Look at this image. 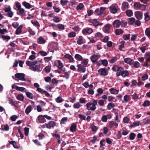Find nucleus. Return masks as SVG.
<instances>
[{
	"label": "nucleus",
	"mask_w": 150,
	"mask_h": 150,
	"mask_svg": "<svg viewBox=\"0 0 150 150\" xmlns=\"http://www.w3.org/2000/svg\"><path fill=\"white\" fill-rule=\"evenodd\" d=\"M41 61L40 60L35 61L32 62L31 61H26V64L29 66V69L34 71H37L38 72H40L42 70V68L41 67V65H37L38 63H40Z\"/></svg>",
	"instance_id": "nucleus-1"
},
{
	"label": "nucleus",
	"mask_w": 150,
	"mask_h": 150,
	"mask_svg": "<svg viewBox=\"0 0 150 150\" xmlns=\"http://www.w3.org/2000/svg\"><path fill=\"white\" fill-rule=\"evenodd\" d=\"M97 103L98 100H93L92 103H88L86 105L87 109L89 110L94 111L96 109V105Z\"/></svg>",
	"instance_id": "nucleus-2"
},
{
	"label": "nucleus",
	"mask_w": 150,
	"mask_h": 150,
	"mask_svg": "<svg viewBox=\"0 0 150 150\" xmlns=\"http://www.w3.org/2000/svg\"><path fill=\"white\" fill-rule=\"evenodd\" d=\"M129 73L128 71L125 70L123 67H122L119 70L116 72V75L117 76H121L123 77H125L126 76H127L129 75Z\"/></svg>",
	"instance_id": "nucleus-3"
},
{
	"label": "nucleus",
	"mask_w": 150,
	"mask_h": 150,
	"mask_svg": "<svg viewBox=\"0 0 150 150\" xmlns=\"http://www.w3.org/2000/svg\"><path fill=\"white\" fill-rule=\"evenodd\" d=\"M34 86L35 87L37 88V90L38 92L42 94H45L46 96L48 97L50 96V94L46 91L44 90L41 88H39L40 86L39 84L36 83H34Z\"/></svg>",
	"instance_id": "nucleus-4"
},
{
	"label": "nucleus",
	"mask_w": 150,
	"mask_h": 150,
	"mask_svg": "<svg viewBox=\"0 0 150 150\" xmlns=\"http://www.w3.org/2000/svg\"><path fill=\"white\" fill-rule=\"evenodd\" d=\"M88 21L93 24L95 27H97L99 25H101L103 24L102 23L100 22L97 19H90L88 20Z\"/></svg>",
	"instance_id": "nucleus-5"
},
{
	"label": "nucleus",
	"mask_w": 150,
	"mask_h": 150,
	"mask_svg": "<svg viewBox=\"0 0 150 150\" xmlns=\"http://www.w3.org/2000/svg\"><path fill=\"white\" fill-rule=\"evenodd\" d=\"M4 10L5 12L7 13L6 15L7 16L10 18H11L13 15V12L11 11V8L10 6L7 7H5L4 8Z\"/></svg>",
	"instance_id": "nucleus-6"
},
{
	"label": "nucleus",
	"mask_w": 150,
	"mask_h": 150,
	"mask_svg": "<svg viewBox=\"0 0 150 150\" xmlns=\"http://www.w3.org/2000/svg\"><path fill=\"white\" fill-rule=\"evenodd\" d=\"M100 57V55L99 54H94L92 56L90 59L93 64H94L97 61Z\"/></svg>",
	"instance_id": "nucleus-7"
},
{
	"label": "nucleus",
	"mask_w": 150,
	"mask_h": 150,
	"mask_svg": "<svg viewBox=\"0 0 150 150\" xmlns=\"http://www.w3.org/2000/svg\"><path fill=\"white\" fill-rule=\"evenodd\" d=\"M15 77L18 79L22 81H25V75L23 73H17L15 75Z\"/></svg>",
	"instance_id": "nucleus-8"
},
{
	"label": "nucleus",
	"mask_w": 150,
	"mask_h": 150,
	"mask_svg": "<svg viewBox=\"0 0 150 150\" xmlns=\"http://www.w3.org/2000/svg\"><path fill=\"white\" fill-rule=\"evenodd\" d=\"M98 72V73L101 76H106L108 74V71L105 68H101L99 69Z\"/></svg>",
	"instance_id": "nucleus-9"
},
{
	"label": "nucleus",
	"mask_w": 150,
	"mask_h": 150,
	"mask_svg": "<svg viewBox=\"0 0 150 150\" xmlns=\"http://www.w3.org/2000/svg\"><path fill=\"white\" fill-rule=\"evenodd\" d=\"M93 32V30L91 28H84L82 31V33L85 35L90 34Z\"/></svg>",
	"instance_id": "nucleus-10"
},
{
	"label": "nucleus",
	"mask_w": 150,
	"mask_h": 150,
	"mask_svg": "<svg viewBox=\"0 0 150 150\" xmlns=\"http://www.w3.org/2000/svg\"><path fill=\"white\" fill-rule=\"evenodd\" d=\"M112 26L111 24H107L105 25L103 28V31L106 33H109L110 30V28Z\"/></svg>",
	"instance_id": "nucleus-11"
},
{
	"label": "nucleus",
	"mask_w": 150,
	"mask_h": 150,
	"mask_svg": "<svg viewBox=\"0 0 150 150\" xmlns=\"http://www.w3.org/2000/svg\"><path fill=\"white\" fill-rule=\"evenodd\" d=\"M117 6L115 4H112L109 7V9L110 12L113 13H115L117 11Z\"/></svg>",
	"instance_id": "nucleus-12"
},
{
	"label": "nucleus",
	"mask_w": 150,
	"mask_h": 150,
	"mask_svg": "<svg viewBox=\"0 0 150 150\" xmlns=\"http://www.w3.org/2000/svg\"><path fill=\"white\" fill-rule=\"evenodd\" d=\"M134 15L137 19L142 20L143 18V13L139 11H137L134 12Z\"/></svg>",
	"instance_id": "nucleus-13"
},
{
	"label": "nucleus",
	"mask_w": 150,
	"mask_h": 150,
	"mask_svg": "<svg viewBox=\"0 0 150 150\" xmlns=\"http://www.w3.org/2000/svg\"><path fill=\"white\" fill-rule=\"evenodd\" d=\"M17 14L22 17H24L26 15V11L23 8H21L17 10Z\"/></svg>",
	"instance_id": "nucleus-14"
},
{
	"label": "nucleus",
	"mask_w": 150,
	"mask_h": 150,
	"mask_svg": "<svg viewBox=\"0 0 150 150\" xmlns=\"http://www.w3.org/2000/svg\"><path fill=\"white\" fill-rule=\"evenodd\" d=\"M57 46V42H52L48 45V48L50 50H54Z\"/></svg>",
	"instance_id": "nucleus-15"
},
{
	"label": "nucleus",
	"mask_w": 150,
	"mask_h": 150,
	"mask_svg": "<svg viewBox=\"0 0 150 150\" xmlns=\"http://www.w3.org/2000/svg\"><path fill=\"white\" fill-rule=\"evenodd\" d=\"M77 71L78 72L81 73H84L86 70L85 67L82 66L81 64H78L77 65Z\"/></svg>",
	"instance_id": "nucleus-16"
},
{
	"label": "nucleus",
	"mask_w": 150,
	"mask_h": 150,
	"mask_svg": "<svg viewBox=\"0 0 150 150\" xmlns=\"http://www.w3.org/2000/svg\"><path fill=\"white\" fill-rule=\"evenodd\" d=\"M121 24V21L119 20H116L114 21L112 23V25L114 28H118Z\"/></svg>",
	"instance_id": "nucleus-17"
},
{
	"label": "nucleus",
	"mask_w": 150,
	"mask_h": 150,
	"mask_svg": "<svg viewBox=\"0 0 150 150\" xmlns=\"http://www.w3.org/2000/svg\"><path fill=\"white\" fill-rule=\"evenodd\" d=\"M118 126V124L113 121H110L109 122L108 127L110 128H112L113 126L117 127Z\"/></svg>",
	"instance_id": "nucleus-18"
},
{
	"label": "nucleus",
	"mask_w": 150,
	"mask_h": 150,
	"mask_svg": "<svg viewBox=\"0 0 150 150\" xmlns=\"http://www.w3.org/2000/svg\"><path fill=\"white\" fill-rule=\"evenodd\" d=\"M144 20L146 22H148L150 20V12L147 11L144 14Z\"/></svg>",
	"instance_id": "nucleus-19"
},
{
	"label": "nucleus",
	"mask_w": 150,
	"mask_h": 150,
	"mask_svg": "<svg viewBox=\"0 0 150 150\" xmlns=\"http://www.w3.org/2000/svg\"><path fill=\"white\" fill-rule=\"evenodd\" d=\"M22 5L26 8L30 9L33 7V6L31 5L30 3L26 1H23L22 3Z\"/></svg>",
	"instance_id": "nucleus-20"
},
{
	"label": "nucleus",
	"mask_w": 150,
	"mask_h": 150,
	"mask_svg": "<svg viewBox=\"0 0 150 150\" xmlns=\"http://www.w3.org/2000/svg\"><path fill=\"white\" fill-rule=\"evenodd\" d=\"M129 7V4L126 1H125L123 3L121 6V9L122 11H124L126 9L128 8Z\"/></svg>",
	"instance_id": "nucleus-21"
},
{
	"label": "nucleus",
	"mask_w": 150,
	"mask_h": 150,
	"mask_svg": "<svg viewBox=\"0 0 150 150\" xmlns=\"http://www.w3.org/2000/svg\"><path fill=\"white\" fill-rule=\"evenodd\" d=\"M124 62L129 65H131L132 64L134 61L130 58H126L124 59Z\"/></svg>",
	"instance_id": "nucleus-22"
},
{
	"label": "nucleus",
	"mask_w": 150,
	"mask_h": 150,
	"mask_svg": "<svg viewBox=\"0 0 150 150\" xmlns=\"http://www.w3.org/2000/svg\"><path fill=\"white\" fill-rule=\"evenodd\" d=\"M55 125V123L54 121H50L47 124V128L50 129L52 127H54Z\"/></svg>",
	"instance_id": "nucleus-23"
},
{
	"label": "nucleus",
	"mask_w": 150,
	"mask_h": 150,
	"mask_svg": "<svg viewBox=\"0 0 150 150\" xmlns=\"http://www.w3.org/2000/svg\"><path fill=\"white\" fill-rule=\"evenodd\" d=\"M38 120L39 122L40 123H43L46 122V120L45 118L44 115H39L38 117Z\"/></svg>",
	"instance_id": "nucleus-24"
},
{
	"label": "nucleus",
	"mask_w": 150,
	"mask_h": 150,
	"mask_svg": "<svg viewBox=\"0 0 150 150\" xmlns=\"http://www.w3.org/2000/svg\"><path fill=\"white\" fill-rule=\"evenodd\" d=\"M60 2L62 6L65 8V6L67 7V4L69 2V1L68 0H60Z\"/></svg>",
	"instance_id": "nucleus-25"
},
{
	"label": "nucleus",
	"mask_w": 150,
	"mask_h": 150,
	"mask_svg": "<svg viewBox=\"0 0 150 150\" xmlns=\"http://www.w3.org/2000/svg\"><path fill=\"white\" fill-rule=\"evenodd\" d=\"M77 125L75 123H73L70 127V130L72 132H74L76 131Z\"/></svg>",
	"instance_id": "nucleus-26"
},
{
	"label": "nucleus",
	"mask_w": 150,
	"mask_h": 150,
	"mask_svg": "<svg viewBox=\"0 0 150 150\" xmlns=\"http://www.w3.org/2000/svg\"><path fill=\"white\" fill-rule=\"evenodd\" d=\"M121 67H122L120 66H119L117 65H115L112 67V69L114 71L116 72H117Z\"/></svg>",
	"instance_id": "nucleus-27"
},
{
	"label": "nucleus",
	"mask_w": 150,
	"mask_h": 150,
	"mask_svg": "<svg viewBox=\"0 0 150 150\" xmlns=\"http://www.w3.org/2000/svg\"><path fill=\"white\" fill-rule=\"evenodd\" d=\"M109 90L111 94H117L118 93L119 90H116V89L114 88H110Z\"/></svg>",
	"instance_id": "nucleus-28"
},
{
	"label": "nucleus",
	"mask_w": 150,
	"mask_h": 150,
	"mask_svg": "<svg viewBox=\"0 0 150 150\" xmlns=\"http://www.w3.org/2000/svg\"><path fill=\"white\" fill-rule=\"evenodd\" d=\"M135 22V18L134 17H132L128 19V23L130 25H133L134 23Z\"/></svg>",
	"instance_id": "nucleus-29"
},
{
	"label": "nucleus",
	"mask_w": 150,
	"mask_h": 150,
	"mask_svg": "<svg viewBox=\"0 0 150 150\" xmlns=\"http://www.w3.org/2000/svg\"><path fill=\"white\" fill-rule=\"evenodd\" d=\"M15 5L16 8L15 9L17 11L21 8V6L20 3L18 1L15 2Z\"/></svg>",
	"instance_id": "nucleus-30"
},
{
	"label": "nucleus",
	"mask_w": 150,
	"mask_h": 150,
	"mask_svg": "<svg viewBox=\"0 0 150 150\" xmlns=\"http://www.w3.org/2000/svg\"><path fill=\"white\" fill-rule=\"evenodd\" d=\"M141 4L138 2H135L134 4V7L136 10L139 9L141 7Z\"/></svg>",
	"instance_id": "nucleus-31"
},
{
	"label": "nucleus",
	"mask_w": 150,
	"mask_h": 150,
	"mask_svg": "<svg viewBox=\"0 0 150 150\" xmlns=\"http://www.w3.org/2000/svg\"><path fill=\"white\" fill-rule=\"evenodd\" d=\"M23 27L22 25H20L17 28L16 31V34L18 35L20 34L22 32V29Z\"/></svg>",
	"instance_id": "nucleus-32"
},
{
	"label": "nucleus",
	"mask_w": 150,
	"mask_h": 150,
	"mask_svg": "<svg viewBox=\"0 0 150 150\" xmlns=\"http://www.w3.org/2000/svg\"><path fill=\"white\" fill-rule=\"evenodd\" d=\"M74 57L77 60L79 61H82L83 59L82 57L79 54H76L75 55Z\"/></svg>",
	"instance_id": "nucleus-33"
},
{
	"label": "nucleus",
	"mask_w": 150,
	"mask_h": 150,
	"mask_svg": "<svg viewBox=\"0 0 150 150\" xmlns=\"http://www.w3.org/2000/svg\"><path fill=\"white\" fill-rule=\"evenodd\" d=\"M123 32V30L122 29H117L115 31V34L117 35H119L122 34Z\"/></svg>",
	"instance_id": "nucleus-34"
},
{
	"label": "nucleus",
	"mask_w": 150,
	"mask_h": 150,
	"mask_svg": "<svg viewBox=\"0 0 150 150\" xmlns=\"http://www.w3.org/2000/svg\"><path fill=\"white\" fill-rule=\"evenodd\" d=\"M31 110L32 106L31 105H30L26 108L25 110V112L26 114L28 115L31 111Z\"/></svg>",
	"instance_id": "nucleus-35"
},
{
	"label": "nucleus",
	"mask_w": 150,
	"mask_h": 150,
	"mask_svg": "<svg viewBox=\"0 0 150 150\" xmlns=\"http://www.w3.org/2000/svg\"><path fill=\"white\" fill-rule=\"evenodd\" d=\"M126 15L128 17H131L133 15V12L131 10H127L125 12Z\"/></svg>",
	"instance_id": "nucleus-36"
},
{
	"label": "nucleus",
	"mask_w": 150,
	"mask_h": 150,
	"mask_svg": "<svg viewBox=\"0 0 150 150\" xmlns=\"http://www.w3.org/2000/svg\"><path fill=\"white\" fill-rule=\"evenodd\" d=\"M26 95L29 98L31 99H33L34 97V96L32 93L29 92H26Z\"/></svg>",
	"instance_id": "nucleus-37"
},
{
	"label": "nucleus",
	"mask_w": 150,
	"mask_h": 150,
	"mask_svg": "<svg viewBox=\"0 0 150 150\" xmlns=\"http://www.w3.org/2000/svg\"><path fill=\"white\" fill-rule=\"evenodd\" d=\"M58 65L57 67L60 70H62V68L64 67L63 64L61 62L60 60H58Z\"/></svg>",
	"instance_id": "nucleus-38"
},
{
	"label": "nucleus",
	"mask_w": 150,
	"mask_h": 150,
	"mask_svg": "<svg viewBox=\"0 0 150 150\" xmlns=\"http://www.w3.org/2000/svg\"><path fill=\"white\" fill-rule=\"evenodd\" d=\"M82 64H83L82 65L83 67H87V65L88 63V59H83L82 60Z\"/></svg>",
	"instance_id": "nucleus-39"
},
{
	"label": "nucleus",
	"mask_w": 150,
	"mask_h": 150,
	"mask_svg": "<svg viewBox=\"0 0 150 150\" xmlns=\"http://www.w3.org/2000/svg\"><path fill=\"white\" fill-rule=\"evenodd\" d=\"M120 45L119 46L118 49L120 50H122V48L124 47L125 41H122L120 43Z\"/></svg>",
	"instance_id": "nucleus-40"
},
{
	"label": "nucleus",
	"mask_w": 150,
	"mask_h": 150,
	"mask_svg": "<svg viewBox=\"0 0 150 150\" xmlns=\"http://www.w3.org/2000/svg\"><path fill=\"white\" fill-rule=\"evenodd\" d=\"M140 125L139 122L138 121L137 122H134L130 126V127H135L136 126H139Z\"/></svg>",
	"instance_id": "nucleus-41"
},
{
	"label": "nucleus",
	"mask_w": 150,
	"mask_h": 150,
	"mask_svg": "<svg viewBox=\"0 0 150 150\" xmlns=\"http://www.w3.org/2000/svg\"><path fill=\"white\" fill-rule=\"evenodd\" d=\"M99 62H101V64L105 67L107 66L108 64V62L106 59L101 60Z\"/></svg>",
	"instance_id": "nucleus-42"
},
{
	"label": "nucleus",
	"mask_w": 150,
	"mask_h": 150,
	"mask_svg": "<svg viewBox=\"0 0 150 150\" xmlns=\"http://www.w3.org/2000/svg\"><path fill=\"white\" fill-rule=\"evenodd\" d=\"M84 7L83 4L82 3H80L77 6L76 9L77 10H81Z\"/></svg>",
	"instance_id": "nucleus-43"
},
{
	"label": "nucleus",
	"mask_w": 150,
	"mask_h": 150,
	"mask_svg": "<svg viewBox=\"0 0 150 150\" xmlns=\"http://www.w3.org/2000/svg\"><path fill=\"white\" fill-rule=\"evenodd\" d=\"M115 107V104L112 103H110L108 104L107 108L108 110H110L111 108H114Z\"/></svg>",
	"instance_id": "nucleus-44"
},
{
	"label": "nucleus",
	"mask_w": 150,
	"mask_h": 150,
	"mask_svg": "<svg viewBox=\"0 0 150 150\" xmlns=\"http://www.w3.org/2000/svg\"><path fill=\"white\" fill-rule=\"evenodd\" d=\"M56 26L57 28L61 30H64L65 28L64 26L61 24H58L56 25Z\"/></svg>",
	"instance_id": "nucleus-45"
},
{
	"label": "nucleus",
	"mask_w": 150,
	"mask_h": 150,
	"mask_svg": "<svg viewBox=\"0 0 150 150\" xmlns=\"http://www.w3.org/2000/svg\"><path fill=\"white\" fill-rule=\"evenodd\" d=\"M133 67L135 68H138L140 67V64L137 61L133 62Z\"/></svg>",
	"instance_id": "nucleus-46"
},
{
	"label": "nucleus",
	"mask_w": 150,
	"mask_h": 150,
	"mask_svg": "<svg viewBox=\"0 0 150 150\" xmlns=\"http://www.w3.org/2000/svg\"><path fill=\"white\" fill-rule=\"evenodd\" d=\"M9 143L13 145L14 147L15 148H18L19 147L18 146L16 145V144L15 141H10Z\"/></svg>",
	"instance_id": "nucleus-47"
},
{
	"label": "nucleus",
	"mask_w": 150,
	"mask_h": 150,
	"mask_svg": "<svg viewBox=\"0 0 150 150\" xmlns=\"http://www.w3.org/2000/svg\"><path fill=\"white\" fill-rule=\"evenodd\" d=\"M55 100L57 103H60L63 102V99L61 97L59 96Z\"/></svg>",
	"instance_id": "nucleus-48"
},
{
	"label": "nucleus",
	"mask_w": 150,
	"mask_h": 150,
	"mask_svg": "<svg viewBox=\"0 0 150 150\" xmlns=\"http://www.w3.org/2000/svg\"><path fill=\"white\" fill-rule=\"evenodd\" d=\"M117 60V57H113L112 59L109 61V62L111 64H112L116 61Z\"/></svg>",
	"instance_id": "nucleus-49"
},
{
	"label": "nucleus",
	"mask_w": 150,
	"mask_h": 150,
	"mask_svg": "<svg viewBox=\"0 0 150 150\" xmlns=\"http://www.w3.org/2000/svg\"><path fill=\"white\" fill-rule=\"evenodd\" d=\"M142 105L143 106H149L150 105V102L147 100L144 101V102L142 104Z\"/></svg>",
	"instance_id": "nucleus-50"
},
{
	"label": "nucleus",
	"mask_w": 150,
	"mask_h": 150,
	"mask_svg": "<svg viewBox=\"0 0 150 150\" xmlns=\"http://www.w3.org/2000/svg\"><path fill=\"white\" fill-rule=\"evenodd\" d=\"M81 106L80 103L78 102L74 104L73 107L74 108H79Z\"/></svg>",
	"instance_id": "nucleus-51"
},
{
	"label": "nucleus",
	"mask_w": 150,
	"mask_h": 150,
	"mask_svg": "<svg viewBox=\"0 0 150 150\" xmlns=\"http://www.w3.org/2000/svg\"><path fill=\"white\" fill-rule=\"evenodd\" d=\"M31 23L35 26L38 27L40 26V24L37 21H31Z\"/></svg>",
	"instance_id": "nucleus-52"
},
{
	"label": "nucleus",
	"mask_w": 150,
	"mask_h": 150,
	"mask_svg": "<svg viewBox=\"0 0 150 150\" xmlns=\"http://www.w3.org/2000/svg\"><path fill=\"white\" fill-rule=\"evenodd\" d=\"M146 35L149 37L150 38V28H147L145 31Z\"/></svg>",
	"instance_id": "nucleus-53"
},
{
	"label": "nucleus",
	"mask_w": 150,
	"mask_h": 150,
	"mask_svg": "<svg viewBox=\"0 0 150 150\" xmlns=\"http://www.w3.org/2000/svg\"><path fill=\"white\" fill-rule=\"evenodd\" d=\"M136 136V134L132 132L129 134V139L130 140L134 139Z\"/></svg>",
	"instance_id": "nucleus-54"
},
{
	"label": "nucleus",
	"mask_w": 150,
	"mask_h": 150,
	"mask_svg": "<svg viewBox=\"0 0 150 150\" xmlns=\"http://www.w3.org/2000/svg\"><path fill=\"white\" fill-rule=\"evenodd\" d=\"M91 128L92 129V131L93 132H96V131L98 129V127L93 125H91Z\"/></svg>",
	"instance_id": "nucleus-55"
},
{
	"label": "nucleus",
	"mask_w": 150,
	"mask_h": 150,
	"mask_svg": "<svg viewBox=\"0 0 150 150\" xmlns=\"http://www.w3.org/2000/svg\"><path fill=\"white\" fill-rule=\"evenodd\" d=\"M17 99L20 101H23L24 99V96L22 94H19L17 97Z\"/></svg>",
	"instance_id": "nucleus-56"
},
{
	"label": "nucleus",
	"mask_w": 150,
	"mask_h": 150,
	"mask_svg": "<svg viewBox=\"0 0 150 150\" xmlns=\"http://www.w3.org/2000/svg\"><path fill=\"white\" fill-rule=\"evenodd\" d=\"M130 97L128 95H125L124 96V99L125 101L127 102L128 101L130 100Z\"/></svg>",
	"instance_id": "nucleus-57"
},
{
	"label": "nucleus",
	"mask_w": 150,
	"mask_h": 150,
	"mask_svg": "<svg viewBox=\"0 0 150 150\" xmlns=\"http://www.w3.org/2000/svg\"><path fill=\"white\" fill-rule=\"evenodd\" d=\"M38 41V43L40 44H44L46 40L44 39V38H39Z\"/></svg>",
	"instance_id": "nucleus-58"
},
{
	"label": "nucleus",
	"mask_w": 150,
	"mask_h": 150,
	"mask_svg": "<svg viewBox=\"0 0 150 150\" xmlns=\"http://www.w3.org/2000/svg\"><path fill=\"white\" fill-rule=\"evenodd\" d=\"M141 20L137 19L136 20H135V25L137 26H140L141 25V22L140 21Z\"/></svg>",
	"instance_id": "nucleus-59"
},
{
	"label": "nucleus",
	"mask_w": 150,
	"mask_h": 150,
	"mask_svg": "<svg viewBox=\"0 0 150 150\" xmlns=\"http://www.w3.org/2000/svg\"><path fill=\"white\" fill-rule=\"evenodd\" d=\"M18 118V116L16 115H12L10 117V119L12 121H15Z\"/></svg>",
	"instance_id": "nucleus-60"
},
{
	"label": "nucleus",
	"mask_w": 150,
	"mask_h": 150,
	"mask_svg": "<svg viewBox=\"0 0 150 150\" xmlns=\"http://www.w3.org/2000/svg\"><path fill=\"white\" fill-rule=\"evenodd\" d=\"M70 74L68 72H66L64 73V74L63 75V77L67 79L69 77Z\"/></svg>",
	"instance_id": "nucleus-61"
},
{
	"label": "nucleus",
	"mask_w": 150,
	"mask_h": 150,
	"mask_svg": "<svg viewBox=\"0 0 150 150\" xmlns=\"http://www.w3.org/2000/svg\"><path fill=\"white\" fill-rule=\"evenodd\" d=\"M94 13L95 15L97 16H99L101 15V13L100 12V9L99 8H97L94 11Z\"/></svg>",
	"instance_id": "nucleus-62"
},
{
	"label": "nucleus",
	"mask_w": 150,
	"mask_h": 150,
	"mask_svg": "<svg viewBox=\"0 0 150 150\" xmlns=\"http://www.w3.org/2000/svg\"><path fill=\"white\" fill-rule=\"evenodd\" d=\"M28 31L29 34L32 35H34L35 34V31L30 28H29L28 29Z\"/></svg>",
	"instance_id": "nucleus-63"
},
{
	"label": "nucleus",
	"mask_w": 150,
	"mask_h": 150,
	"mask_svg": "<svg viewBox=\"0 0 150 150\" xmlns=\"http://www.w3.org/2000/svg\"><path fill=\"white\" fill-rule=\"evenodd\" d=\"M148 76L147 74H145L143 75L142 77V79L143 81H144L146 79H148Z\"/></svg>",
	"instance_id": "nucleus-64"
}]
</instances>
